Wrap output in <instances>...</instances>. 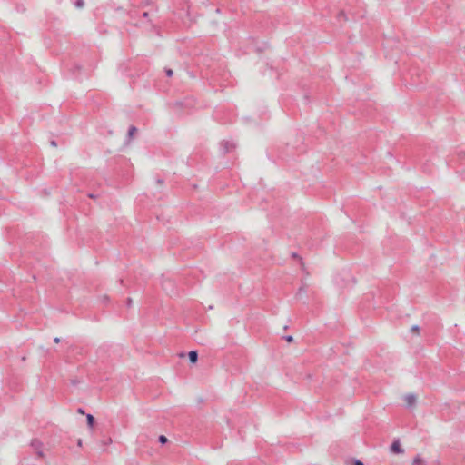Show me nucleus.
I'll return each mask as SVG.
<instances>
[{
    "instance_id": "1",
    "label": "nucleus",
    "mask_w": 465,
    "mask_h": 465,
    "mask_svg": "<svg viewBox=\"0 0 465 465\" xmlns=\"http://www.w3.org/2000/svg\"><path fill=\"white\" fill-rule=\"evenodd\" d=\"M404 401L408 407H412L416 404L417 397L415 394L409 393L404 396Z\"/></svg>"
},
{
    "instance_id": "2",
    "label": "nucleus",
    "mask_w": 465,
    "mask_h": 465,
    "mask_svg": "<svg viewBox=\"0 0 465 465\" xmlns=\"http://www.w3.org/2000/svg\"><path fill=\"white\" fill-rule=\"evenodd\" d=\"M391 450L393 452V453H397V454H400V453H403V450L401 449V444H400V441L399 440H394L391 446Z\"/></svg>"
},
{
    "instance_id": "3",
    "label": "nucleus",
    "mask_w": 465,
    "mask_h": 465,
    "mask_svg": "<svg viewBox=\"0 0 465 465\" xmlns=\"http://www.w3.org/2000/svg\"><path fill=\"white\" fill-rule=\"evenodd\" d=\"M189 360L192 363H195L198 360V354L197 351H192L188 353Z\"/></svg>"
},
{
    "instance_id": "4",
    "label": "nucleus",
    "mask_w": 465,
    "mask_h": 465,
    "mask_svg": "<svg viewBox=\"0 0 465 465\" xmlns=\"http://www.w3.org/2000/svg\"><path fill=\"white\" fill-rule=\"evenodd\" d=\"M87 424L92 429L94 425V418L92 414L86 415Z\"/></svg>"
},
{
    "instance_id": "5",
    "label": "nucleus",
    "mask_w": 465,
    "mask_h": 465,
    "mask_svg": "<svg viewBox=\"0 0 465 465\" xmlns=\"http://www.w3.org/2000/svg\"><path fill=\"white\" fill-rule=\"evenodd\" d=\"M137 133V128L134 126H131L128 131V136L129 138H133L134 135Z\"/></svg>"
},
{
    "instance_id": "6",
    "label": "nucleus",
    "mask_w": 465,
    "mask_h": 465,
    "mask_svg": "<svg viewBox=\"0 0 465 465\" xmlns=\"http://www.w3.org/2000/svg\"><path fill=\"white\" fill-rule=\"evenodd\" d=\"M422 462V460L419 456H417L413 459L412 465H421Z\"/></svg>"
},
{
    "instance_id": "7",
    "label": "nucleus",
    "mask_w": 465,
    "mask_h": 465,
    "mask_svg": "<svg viewBox=\"0 0 465 465\" xmlns=\"http://www.w3.org/2000/svg\"><path fill=\"white\" fill-rule=\"evenodd\" d=\"M411 331L412 332L416 333V334H419V332H420V328H419V326H417V325H413V326L411 327Z\"/></svg>"
},
{
    "instance_id": "8",
    "label": "nucleus",
    "mask_w": 465,
    "mask_h": 465,
    "mask_svg": "<svg viewBox=\"0 0 465 465\" xmlns=\"http://www.w3.org/2000/svg\"><path fill=\"white\" fill-rule=\"evenodd\" d=\"M84 5V0H77L76 3H75V5L78 7V8H82Z\"/></svg>"
},
{
    "instance_id": "9",
    "label": "nucleus",
    "mask_w": 465,
    "mask_h": 465,
    "mask_svg": "<svg viewBox=\"0 0 465 465\" xmlns=\"http://www.w3.org/2000/svg\"><path fill=\"white\" fill-rule=\"evenodd\" d=\"M167 440H167V438H166L165 436H163V435H161V436L159 437V441H160L161 443H163V444L166 443V442H167Z\"/></svg>"
},
{
    "instance_id": "10",
    "label": "nucleus",
    "mask_w": 465,
    "mask_h": 465,
    "mask_svg": "<svg viewBox=\"0 0 465 465\" xmlns=\"http://www.w3.org/2000/svg\"><path fill=\"white\" fill-rule=\"evenodd\" d=\"M285 340L288 341V342H292L293 341V337L292 336H286L285 337Z\"/></svg>"
},
{
    "instance_id": "11",
    "label": "nucleus",
    "mask_w": 465,
    "mask_h": 465,
    "mask_svg": "<svg viewBox=\"0 0 465 465\" xmlns=\"http://www.w3.org/2000/svg\"><path fill=\"white\" fill-rule=\"evenodd\" d=\"M352 465H363V463L361 460H356L353 461Z\"/></svg>"
},
{
    "instance_id": "12",
    "label": "nucleus",
    "mask_w": 465,
    "mask_h": 465,
    "mask_svg": "<svg viewBox=\"0 0 465 465\" xmlns=\"http://www.w3.org/2000/svg\"><path fill=\"white\" fill-rule=\"evenodd\" d=\"M173 70H172V69H167V70H166V74H167L168 76H172V75H173Z\"/></svg>"
},
{
    "instance_id": "13",
    "label": "nucleus",
    "mask_w": 465,
    "mask_h": 465,
    "mask_svg": "<svg viewBox=\"0 0 465 465\" xmlns=\"http://www.w3.org/2000/svg\"><path fill=\"white\" fill-rule=\"evenodd\" d=\"M132 303H133V300H132V298H128V299H127V305H128V306H131V305H132Z\"/></svg>"
},
{
    "instance_id": "14",
    "label": "nucleus",
    "mask_w": 465,
    "mask_h": 465,
    "mask_svg": "<svg viewBox=\"0 0 465 465\" xmlns=\"http://www.w3.org/2000/svg\"><path fill=\"white\" fill-rule=\"evenodd\" d=\"M77 412L80 414H84V411L83 409H78Z\"/></svg>"
},
{
    "instance_id": "15",
    "label": "nucleus",
    "mask_w": 465,
    "mask_h": 465,
    "mask_svg": "<svg viewBox=\"0 0 465 465\" xmlns=\"http://www.w3.org/2000/svg\"><path fill=\"white\" fill-rule=\"evenodd\" d=\"M51 145H52V146H54V147H56V146H57V144H56L55 141H52V142H51Z\"/></svg>"
},
{
    "instance_id": "16",
    "label": "nucleus",
    "mask_w": 465,
    "mask_h": 465,
    "mask_svg": "<svg viewBox=\"0 0 465 465\" xmlns=\"http://www.w3.org/2000/svg\"><path fill=\"white\" fill-rule=\"evenodd\" d=\"M54 341L55 343H59V342H60V339H59L58 337H56V338H54Z\"/></svg>"
},
{
    "instance_id": "17",
    "label": "nucleus",
    "mask_w": 465,
    "mask_h": 465,
    "mask_svg": "<svg viewBox=\"0 0 465 465\" xmlns=\"http://www.w3.org/2000/svg\"><path fill=\"white\" fill-rule=\"evenodd\" d=\"M179 356L180 357H184V353H181Z\"/></svg>"
}]
</instances>
